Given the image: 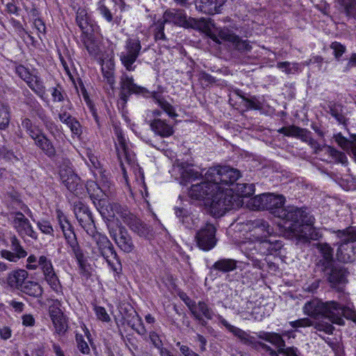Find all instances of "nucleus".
<instances>
[{"mask_svg": "<svg viewBox=\"0 0 356 356\" xmlns=\"http://www.w3.org/2000/svg\"><path fill=\"white\" fill-rule=\"evenodd\" d=\"M59 174L62 183L69 191L76 196H80L85 193L84 185L81 178L74 173L72 168L69 166L61 168Z\"/></svg>", "mask_w": 356, "mask_h": 356, "instance_id": "obj_12", "label": "nucleus"}, {"mask_svg": "<svg viewBox=\"0 0 356 356\" xmlns=\"http://www.w3.org/2000/svg\"><path fill=\"white\" fill-rule=\"evenodd\" d=\"M216 233V227L213 224L206 223L195 234L197 246L204 251L213 249L217 243Z\"/></svg>", "mask_w": 356, "mask_h": 356, "instance_id": "obj_11", "label": "nucleus"}, {"mask_svg": "<svg viewBox=\"0 0 356 356\" xmlns=\"http://www.w3.org/2000/svg\"><path fill=\"white\" fill-rule=\"evenodd\" d=\"M81 35V40L90 55H97L99 51L98 42L95 38L94 32H88Z\"/></svg>", "mask_w": 356, "mask_h": 356, "instance_id": "obj_35", "label": "nucleus"}, {"mask_svg": "<svg viewBox=\"0 0 356 356\" xmlns=\"http://www.w3.org/2000/svg\"><path fill=\"white\" fill-rule=\"evenodd\" d=\"M339 241L337 257L343 263L353 262L356 259V227H348L334 232Z\"/></svg>", "mask_w": 356, "mask_h": 356, "instance_id": "obj_4", "label": "nucleus"}, {"mask_svg": "<svg viewBox=\"0 0 356 356\" xmlns=\"http://www.w3.org/2000/svg\"><path fill=\"white\" fill-rule=\"evenodd\" d=\"M285 197L282 195L264 193L253 198V205L258 210H268L274 216L289 223L287 228L295 236L305 241L315 238L313 227L314 218L305 210L294 206L284 207Z\"/></svg>", "mask_w": 356, "mask_h": 356, "instance_id": "obj_1", "label": "nucleus"}, {"mask_svg": "<svg viewBox=\"0 0 356 356\" xmlns=\"http://www.w3.org/2000/svg\"><path fill=\"white\" fill-rule=\"evenodd\" d=\"M233 190L234 196H238L241 200L243 197H248L252 196L254 193V186L252 184H236L234 188H230Z\"/></svg>", "mask_w": 356, "mask_h": 356, "instance_id": "obj_36", "label": "nucleus"}, {"mask_svg": "<svg viewBox=\"0 0 356 356\" xmlns=\"http://www.w3.org/2000/svg\"><path fill=\"white\" fill-rule=\"evenodd\" d=\"M10 248L13 252L8 250H2L0 252V256L10 262L16 263L20 259L27 256V252L22 246L19 240L13 235L10 238Z\"/></svg>", "mask_w": 356, "mask_h": 356, "instance_id": "obj_20", "label": "nucleus"}, {"mask_svg": "<svg viewBox=\"0 0 356 356\" xmlns=\"http://www.w3.org/2000/svg\"><path fill=\"white\" fill-rule=\"evenodd\" d=\"M218 319L219 322L230 332H232L235 337H238L241 340V343L250 346L256 350H259V341H257L254 337L250 335L244 330L231 325L220 315H218Z\"/></svg>", "mask_w": 356, "mask_h": 356, "instance_id": "obj_17", "label": "nucleus"}, {"mask_svg": "<svg viewBox=\"0 0 356 356\" xmlns=\"http://www.w3.org/2000/svg\"><path fill=\"white\" fill-rule=\"evenodd\" d=\"M243 204V200L234 196L230 188H216L206 203L207 207L219 216H222L228 210L240 208Z\"/></svg>", "mask_w": 356, "mask_h": 356, "instance_id": "obj_3", "label": "nucleus"}, {"mask_svg": "<svg viewBox=\"0 0 356 356\" xmlns=\"http://www.w3.org/2000/svg\"><path fill=\"white\" fill-rule=\"evenodd\" d=\"M201 29L214 42L220 44L222 42H227L234 44L238 36L232 30L227 27L217 28L211 19L202 22Z\"/></svg>", "mask_w": 356, "mask_h": 356, "instance_id": "obj_6", "label": "nucleus"}, {"mask_svg": "<svg viewBox=\"0 0 356 356\" xmlns=\"http://www.w3.org/2000/svg\"><path fill=\"white\" fill-rule=\"evenodd\" d=\"M51 321L56 333H63L67 330V323L64 315L53 318Z\"/></svg>", "mask_w": 356, "mask_h": 356, "instance_id": "obj_62", "label": "nucleus"}, {"mask_svg": "<svg viewBox=\"0 0 356 356\" xmlns=\"http://www.w3.org/2000/svg\"><path fill=\"white\" fill-rule=\"evenodd\" d=\"M51 96L53 102H64L65 99H69L63 90V88L60 85H57L51 89Z\"/></svg>", "mask_w": 356, "mask_h": 356, "instance_id": "obj_61", "label": "nucleus"}, {"mask_svg": "<svg viewBox=\"0 0 356 356\" xmlns=\"http://www.w3.org/2000/svg\"><path fill=\"white\" fill-rule=\"evenodd\" d=\"M110 207L112 211V213L108 214L107 218H112L115 214H118L122 219L124 224L127 220H128V219H131V216H134V214L131 213L126 207L122 206L118 203L111 204ZM105 217H106V215L104 218Z\"/></svg>", "mask_w": 356, "mask_h": 356, "instance_id": "obj_38", "label": "nucleus"}, {"mask_svg": "<svg viewBox=\"0 0 356 356\" xmlns=\"http://www.w3.org/2000/svg\"><path fill=\"white\" fill-rule=\"evenodd\" d=\"M125 224L140 237L147 238L152 234L151 227L134 215L127 220Z\"/></svg>", "mask_w": 356, "mask_h": 356, "instance_id": "obj_26", "label": "nucleus"}, {"mask_svg": "<svg viewBox=\"0 0 356 356\" xmlns=\"http://www.w3.org/2000/svg\"><path fill=\"white\" fill-rule=\"evenodd\" d=\"M99 254L103 257L108 265L111 267L113 271L118 273V268L115 266L113 263L111 262V259H114L117 261V263L120 265L118 254L116 251L114 249V247L113 244L111 243V245L108 246L105 248V249L102 250L99 252Z\"/></svg>", "mask_w": 356, "mask_h": 356, "instance_id": "obj_39", "label": "nucleus"}, {"mask_svg": "<svg viewBox=\"0 0 356 356\" xmlns=\"http://www.w3.org/2000/svg\"><path fill=\"white\" fill-rule=\"evenodd\" d=\"M297 138H300L303 142L307 143L310 147L314 149L316 153L323 149L321 145L312 138L311 131L306 129L300 128V134Z\"/></svg>", "mask_w": 356, "mask_h": 356, "instance_id": "obj_41", "label": "nucleus"}, {"mask_svg": "<svg viewBox=\"0 0 356 356\" xmlns=\"http://www.w3.org/2000/svg\"><path fill=\"white\" fill-rule=\"evenodd\" d=\"M216 185L213 182L205 181L193 184L188 191V195L192 199L203 200L206 206L207 200H210L213 191H216Z\"/></svg>", "mask_w": 356, "mask_h": 356, "instance_id": "obj_15", "label": "nucleus"}, {"mask_svg": "<svg viewBox=\"0 0 356 356\" xmlns=\"http://www.w3.org/2000/svg\"><path fill=\"white\" fill-rule=\"evenodd\" d=\"M44 279L52 290L56 293L61 292V284L54 269L43 273Z\"/></svg>", "mask_w": 356, "mask_h": 356, "instance_id": "obj_43", "label": "nucleus"}, {"mask_svg": "<svg viewBox=\"0 0 356 356\" xmlns=\"http://www.w3.org/2000/svg\"><path fill=\"white\" fill-rule=\"evenodd\" d=\"M116 150L118 153V156L120 162L122 170L124 175V177H126V170L124 167V162L127 163L128 164H131L134 162V153L129 149L128 145L126 142V139L124 137L121 131H117V143Z\"/></svg>", "mask_w": 356, "mask_h": 356, "instance_id": "obj_16", "label": "nucleus"}, {"mask_svg": "<svg viewBox=\"0 0 356 356\" xmlns=\"http://www.w3.org/2000/svg\"><path fill=\"white\" fill-rule=\"evenodd\" d=\"M334 138L336 143L344 150H352L353 147V141H350L346 138L341 133L334 135Z\"/></svg>", "mask_w": 356, "mask_h": 356, "instance_id": "obj_59", "label": "nucleus"}, {"mask_svg": "<svg viewBox=\"0 0 356 356\" xmlns=\"http://www.w3.org/2000/svg\"><path fill=\"white\" fill-rule=\"evenodd\" d=\"M8 197L9 200L10 201L11 207L15 209H22L26 215H28L33 221L35 219L33 218V215L31 211L29 208L23 203L22 200L20 199V196L18 193L15 191H12L8 193Z\"/></svg>", "mask_w": 356, "mask_h": 356, "instance_id": "obj_34", "label": "nucleus"}, {"mask_svg": "<svg viewBox=\"0 0 356 356\" xmlns=\"http://www.w3.org/2000/svg\"><path fill=\"white\" fill-rule=\"evenodd\" d=\"M237 261L233 259L223 258L216 261L211 269L222 272L229 273L236 268Z\"/></svg>", "mask_w": 356, "mask_h": 356, "instance_id": "obj_33", "label": "nucleus"}, {"mask_svg": "<svg viewBox=\"0 0 356 356\" xmlns=\"http://www.w3.org/2000/svg\"><path fill=\"white\" fill-rule=\"evenodd\" d=\"M226 0H195L196 9L202 13L213 15L222 13Z\"/></svg>", "mask_w": 356, "mask_h": 356, "instance_id": "obj_23", "label": "nucleus"}, {"mask_svg": "<svg viewBox=\"0 0 356 356\" xmlns=\"http://www.w3.org/2000/svg\"><path fill=\"white\" fill-rule=\"evenodd\" d=\"M130 316H131V319L128 322V324L130 325L131 328L138 334H144L145 327L143 325L141 318L139 317L136 312L132 309V312L130 314Z\"/></svg>", "mask_w": 356, "mask_h": 356, "instance_id": "obj_51", "label": "nucleus"}, {"mask_svg": "<svg viewBox=\"0 0 356 356\" xmlns=\"http://www.w3.org/2000/svg\"><path fill=\"white\" fill-rule=\"evenodd\" d=\"M327 154L334 159L335 162L340 163L343 165L346 164L348 160L346 154L341 152L338 151L334 147L327 146Z\"/></svg>", "mask_w": 356, "mask_h": 356, "instance_id": "obj_56", "label": "nucleus"}, {"mask_svg": "<svg viewBox=\"0 0 356 356\" xmlns=\"http://www.w3.org/2000/svg\"><path fill=\"white\" fill-rule=\"evenodd\" d=\"M70 248L69 252L74 255L78 263L79 267L83 270L86 266V259L83 252L77 241L76 235L74 233L73 226L70 222L60 227Z\"/></svg>", "mask_w": 356, "mask_h": 356, "instance_id": "obj_7", "label": "nucleus"}, {"mask_svg": "<svg viewBox=\"0 0 356 356\" xmlns=\"http://www.w3.org/2000/svg\"><path fill=\"white\" fill-rule=\"evenodd\" d=\"M19 291L35 298L40 297L43 292L41 286L38 282L33 281H26Z\"/></svg>", "mask_w": 356, "mask_h": 356, "instance_id": "obj_37", "label": "nucleus"}, {"mask_svg": "<svg viewBox=\"0 0 356 356\" xmlns=\"http://www.w3.org/2000/svg\"><path fill=\"white\" fill-rule=\"evenodd\" d=\"M319 250L322 254V259L319 261V265L323 268H327L334 264L333 261V249L327 243L321 244Z\"/></svg>", "mask_w": 356, "mask_h": 356, "instance_id": "obj_32", "label": "nucleus"}, {"mask_svg": "<svg viewBox=\"0 0 356 356\" xmlns=\"http://www.w3.org/2000/svg\"><path fill=\"white\" fill-rule=\"evenodd\" d=\"M254 229V238H258V250L260 254H270V239L268 237L271 234L268 222L262 219H257L252 222Z\"/></svg>", "mask_w": 356, "mask_h": 356, "instance_id": "obj_9", "label": "nucleus"}, {"mask_svg": "<svg viewBox=\"0 0 356 356\" xmlns=\"http://www.w3.org/2000/svg\"><path fill=\"white\" fill-rule=\"evenodd\" d=\"M162 19L165 23H173L178 26H184L186 24V15L184 10L171 8L165 10Z\"/></svg>", "mask_w": 356, "mask_h": 356, "instance_id": "obj_29", "label": "nucleus"}, {"mask_svg": "<svg viewBox=\"0 0 356 356\" xmlns=\"http://www.w3.org/2000/svg\"><path fill=\"white\" fill-rule=\"evenodd\" d=\"M97 10L106 22H111L113 19V15L111 10L106 6L105 0H100L97 3Z\"/></svg>", "mask_w": 356, "mask_h": 356, "instance_id": "obj_55", "label": "nucleus"}, {"mask_svg": "<svg viewBox=\"0 0 356 356\" xmlns=\"http://www.w3.org/2000/svg\"><path fill=\"white\" fill-rule=\"evenodd\" d=\"M154 98H155L159 104V105L161 106V108L168 113V115L172 118H176L178 115L176 113L174 107L169 104L167 101L163 99H158L156 97V94L154 93L153 95Z\"/></svg>", "mask_w": 356, "mask_h": 356, "instance_id": "obj_57", "label": "nucleus"}, {"mask_svg": "<svg viewBox=\"0 0 356 356\" xmlns=\"http://www.w3.org/2000/svg\"><path fill=\"white\" fill-rule=\"evenodd\" d=\"M142 46L138 38H129L125 43L123 51L120 54V59L127 71L135 70L134 63L140 55Z\"/></svg>", "mask_w": 356, "mask_h": 356, "instance_id": "obj_8", "label": "nucleus"}, {"mask_svg": "<svg viewBox=\"0 0 356 356\" xmlns=\"http://www.w3.org/2000/svg\"><path fill=\"white\" fill-rule=\"evenodd\" d=\"M120 98L124 102H127L129 97L132 94L145 95L149 92L146 88L136 84L133 76H129L126 72H122L120 76Z\"/></svg>", "mask_w": 356, "mask_h": 356, "instance_id": "obj_14", "label": "nucleus"}, {"mask_svg": "<svg viewBox=\"0 0 356 356\" xmlns=\"http://www.w3.org/2000/svg\"><path fill=\"white\" fill-rule=\"evenodd\" d=\"M13 216V224L19 234H26L32 238H37V233L33 230L29 220L20 211H13L10 213Z\"/></svg>", "mask_w": 356, "mask_h": 356, "instance_id": "obj_21", "label": "nucleus"}, {"mask_svg": "<svg viewBox=\"0 0 356 356\" xmlns=\"http://www.w3.org/2000/svg\"><path fill=\"white\" fill-rule=\"evenodd\" d=\"M332 323L325 321L324 319L312 321V325L316 331L323 332L327 334H332L334 327Z\"/></svg>", "mask_w": 356, "mask_h": 356, "instance_id": "obj_46", "label": "nucleus"}, {"mask_svg": "<svg viewBox=\"0 0 356 356\" xmlns=\"http://www.w3.org/2000/svg\"><path fill=\"white\" fill-rule=\"evenodd\" d=\"M26 104L29 106L31 112L38 116L41 120H44V118H46L44 110L35 99H30Z\"/></svg>", "mask_w": 356, "mask_h": 356, "instance_id": "obj_53", "label": "nucleus"}, {"mask_svg": "<svg viewBox=\"0 0 356 356\" xmlns=\"http://www.w3.org/2000/svg\"><path fill=\"white\" fill-rule=\"evenodd\" d=\"M303 312L314 319L322 316L339 325H343L345 323L342 316L354 321L356 316L355 311L349 306L342 305L334 300L323 302L318 298L307 301L303 307Z\"/></svg>", "mask_w": 356, "mask_h": 356, "instance_id": "obj_2", "label": "nucleus"}, {"mask_svg": "<svg viewBox=\"0 0 356 356\" xmlns=\"http://www.w3.org/2000/svg\"><path fill=\"white\" fill-rule=\"evenodd\" d=\"M38 266L40 267L43 273L54 270L51 259L43 255L38 259Z\"/></svg>", "mask_w": 356, "mask_h": 356, "instance_id": "obj_64", "label": "nucleus"}, {"mask_svg": "<svg viewBox=\"0 0 356 356\" xmlns=\"http://www.w3.org/2000/svg\"><path fill=\"white\" fill-rule=\"evenodd\" d=\"M74 212L81 226L88 233V229L95 227L92 215L89 208L79 201L74 204Z\"/></svg>", "mask_w": 356, "mask_h": 356, "instance_id": "obj_19", "label": "nucleus"}, {"mask_svg": "<svg viewBox=\"0 0 356 356\" xmlns=\"http://www.w3.org/2000/svg\"><path fill=\"white\" fill-rule=\"evenodd\" d=\"M10 121L9 107L5 104H0V129L6 128Z\"/></svg>", "mask_w": 356, "mask_h": 356, "instance_id": "obj_58", "label": "nucleus"}, {"mask_svg": "<svg viewBox=\"0 0 356 356\" xmlns=\"http://www.w3.org/2000/svg\"><path fill=\"white\" fill-rule=\"evenodd\" d=\"M84 189L90 195L96 208L103 217L106 216V209H104L105 201L102 200L104 193L98 184L94 181H88L84 185Z\"/></svg>", "mask_w": 356, "mask_h": 356, "instance_id": "obj_22", "label": "nucleus"}, {"mask_svg": "<svg viewBox=\"0 0 356 356\" xmlns=\"http://www.w3.org/2000/svg\"><path fill=\"white\" fill-rule=\"evenodd\" d=\"M26 83L36 95L43 98L46 91L45 86L38 76L33 75Z\"/></svg>", "mask_w": 356, "mask_h": 356, "instance_id": "obj_40", "label": "nucleus"}, {"mask_svg": "<svg viewBox=\"0 0 356 356\" xmlns=\"http://www.w3.org/2000/svg\"><path fill=\"white\" fill-rule=\"evenodd\" d=\"M76 22L83 33L95 32L97 25L91 19L86 9L79 8L76 11Z\"/></svg>", "mask_w": 356, "mask_h": 356, "instance_id": "obj_25", "label": "nucleus"}, {"mask_svg": "<svg viewBox=\"0 0 356 356\" xmlns=\"http://www.w3.org/2000/svg\"><path fill=\"white\" fill-rule=\"evenodd\" d=\"M300 127L291 125L287 127H283L277 130L279 134H282L288 137L297 138L300 134Z\"/></svg>", "mask_w": 356, "mask_h": 356, "instance_id": "obj_60", "label": "nucleus"}, {"mask_svg": "<svg viewBox=\"0 0 356 356\" xmlns=\"http://www.w3.org/2000/svg\"><path fill=\"white\" fill-rule=\"evenodd\" d=\"M44 279L52 290L56 293L61 292V284L54 269L43 273Z\"/></svg>", "mask_w": 356, "mask_h": 356, "instance_id": "obj_44", "label": "nucleus"}, {"mask_svg": "<svg viewBox=\"0 0 356 356\" xmlns=\"http://www.w3.org/2000/svg\"><path fill=\"white\" fill-rule=\"evenodd\" d=\"M72 104L70 101V99H67V104H63L60 107V111L58 113V117L59 120L62 123L66 124L67 122H69V121L72 120L74 117L68 112V111L72 110Z\"/></svg>", "mask_w": 356, "mask_h": 356, "instance_id": "obj_48", "label": "nucleus"}, {"mask_svg": "<svg viewBox=\"0 0 356 356\" xmlns=\"http://www.w3.org/2000/svg\"><path fill=\"white\" fill-rule=\"evenodd\" d=\"M291 334L292 332H284L282 334H280L277 332L265 331H260L258 333H256L257 337L259 339L270 343L277 348L278 351L286 346L283 337L287 336L288 337H291Z\"/></svg>", "mask_w": 356, "mask_h": 356, "instance_id": "obj_24", "label": "nucleus"}, {"mask_svg": "<svg viewBox=\"0 0 356 356\" xmlns=\"http://www.w3.org/2000/svg\"><path fill=\"white\" fill-rule=\"evenodd\" d=\"M240 177L239 170L226 165L210 168L205 173L206 179L216 185V189L225 188V186L234 188V182Z\"/></svg>", "mask_w": 356, "mask_h": 356, "instance_id": "obj_5", "label": "nucleus"}, {"mask_svg": "<svg viewBox=\"0 0 356 356\" xmlns=\"http://www.w3.org/2000/svg\"><path fill=\"white\" fill-rule=\"evenodd\" d=\"M323 270L332 288L340 290L346 284L348 272L343 266L333 265L327 268H323Z\"/></svg>", "mask_w": 356, "mask_h": 356, "instance_id": "obj_13", "label": "nucleus"}, {"mask_svg": "<svg viewBox=\"0 0 356 356\" xmlns=\"http://www.w3.org/2000/svg\"><path fill=\"white\" fill-rule=\"evenodd\" d=\"M108 233L117 246L125 253L133 252L136 246L132 237L127 229L120 225L118 227L108 224Z\"/></svg>", "mask_w": 356, "mask_h": 356, "instance_id": "obj_10", "label": "nucleus"}, {"mask_svg": "<svg viewBox=\"0 0 356 356\" xmlns=\"http://www.w3.org/2000/svg\"><path fill=\"white\" fill-rule=\"evenodd\" d=\"M165 21L162 19H159L152 25L154 38L156 42L167 41L168 39L164 33Z\"/></svg>", "mask_w": 356, "mask_h": 356, "instance_id": "obj_45", "label": "nucleus"}, {"mask_svg": "<svg viewBox=\"0 0 356 356\" xmlns=\"http://www.w3.org/2000/svg\"><path fill=\"white\" fill-rule=\"evenodd\" d=\"M184 302L195 320H200L201 317H204L207 320L213 318L214 312L206 302L201 300L196 302L190 298L184 299Z\"/></svg>", "mask_w": 356, "mask_h": 356, "instance_id": "obj_18", "label": "nucleus"}, {"mask_svg": "<svg viewBox=\"0 0 356 356\" xmlns=\"http://www.w3.org/2000/svg\"><path fill=\"white\" fill-rule=\"evenodd\" d=\"M44 279L52 290L56 293L61 292V284L54 269L43 273Z\"/></svg>", "mask_w": 356, "mask_h": 356, "instance_id": "obj_42", "label": "nucleus"}, {"mask_svg": "<svg viewBox=\"0 0 356 356\" xmlns=\"http://www.w3.org/2000/svg\"><path fill=\"white\" fill-rule=\"evenodd\" d=\"M243 105L248 110H258L262 109V103L255 96H252L250 98L244 95L241 96Z\"/></svg>", "mask_w": 356, "mask_h": 356, "instance_id": "obj_50", "label": "nucleus"}, {"mask_svg": "<svg viewBox=\"0 0 356 356\" xmlns=\"http://www.w3.org/2000/svg\"><path fill=\"white\" fill-rule=\"evenodd\" d=\"M91 234L94 241L98 247L99 252L108 246L111 245V242L109 241L106 235L102 234L95 230L94 228L91 229Z\"/></svg>", "mask_w": 356, "mask_h": 356, "instance_id": "obj_47", "label": "nucleus"}, {"mask_svg": "<svg viewBox=\"0 0 356 356\" xmlns=\"http://www.w3.org/2000/svg\"><path fill=\"white\" fill-rule=\"evenodd\" d=\"M330 48L333 50V55L337 60H340L341 57L346 51V47L337 41L331 43Z\"/></svg>", "mask_w": 356, "mask_h": 356, "instance_id": "obj_63", "label": "nucleus"}, {"mask_svg": "<svg viewBox=\"0 0 356 356\" xmlns=\"http://www.w3.org/2000/svg\"><path fill=\"white\" fill-rule=\"evenodd\" d=\"M258 238H254V234L246 241L242 242L241 249L246 257L252 260L254 266L259 267L260 261L254 259L255 254H259L258 250Z\"/></svg>", "mask_w": 356, "mask_h": 356, "instance_id": "obj_27", "label": "nucleus"}, {"mask_svg": "<svg viewBox=\"0 0 356 356\" xmlns=\"http://www.w3.org/2000/svg\"><path fill=\"white\" fill-rule=\"evenodd\" d=\"M330 113L334 117L340 124H345L346 118L343 112V106L341 104H334L330 106Z\"/></svg>", "mask_w": 356, "mask_h": 356, "instance_id": "obj_49", "label": "nucleus"}, {"mask_svg": "<svg viewBox=\"0 0 356 356\" xmlns=\"http://www.w3.org/2000/svg\"><path fill=\"white\" fill-rule=\"evenodd\" d=\"M150 127L156 134L163 138L169 137L174 134L172 126L168 123L166 120L160 118L152 121Z\"/></svg>", "mask_w": 356, "mask_h": 356, "instance_id": "obj_30", "label": "nucleus"}, {"mask_svg": "<svg viewBox=\"0 0 356 356\" xmlns=\"http://www.w3.org/2000/svg\"><path fill=\"white\" fill-rule=\"evenodd\" d=\"M180 175L183 179L186 181H195L199 177V173L189 166L184 167V163L181 164Z\"/></svg>", "mask_w": 356, "mask_h": 356, "instance_id": "obj_54", "label": "nucleus"}, {"mask_svg": "<svg viewBox=\"0 0 356 356\" xmlns=\"http://www.w3.org/2000/svg\"><path fill=\"white\" fill-rule=\"evenodd\" d=\"M35 145L38 147L47 157L52 159L56 155V148L52 141L44 133L34 142Z\"/></svg>", "mask_w": 356, "mask_h": 356, "instance_id": "obj_31", "label": "nucleus"}, {"mask_svg": "<svg viewBox=\"0 0 356 356\" xmlns=\"http://www.w3.org/2000/svg\"><path fill=\"white\" fill-rule=\"evenodd\" d=\"M29 276L24 269H16L10 271L6 277V282L11 288L20 290Z\"/></svg>", "mask_w": 356, "mask_h": 356, "instance_id": "obj_28", "label": "nucleus"}, {"mask_svg": "<svg viewBox=\"0 0 356 356\" xmlns=\"http://www.w3.org/2000/svg\"><path fill=\"white\" fill-rule=\"evenodd\" d=\"M277 67L287 74H294L300 71V65L298 63H291L288 61L279 62L277 63Z\"/></svg>", "mask_w": 356, "mask_h": 356, "instance_id": "obj_52", "label": "nucleus"}]
</instances>
